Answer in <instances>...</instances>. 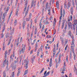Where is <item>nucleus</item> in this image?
<instances>
[{"label": "nucleus", "mask_w": 77, "mask_h": 77, "mask_svg": "<svg viewBox=\"0 0 77 77\" xmlns=\"http://www.w3.org/2000/svg\"><path fill=\"white\" fill-rule=\"evenodd\" d=\"M26 47V45H24L23 48H22L21 50L20 51V54L22 53H24V51H25V47Z\"/></svg>", "instance_id": "1"}, {"label": "nucleus", "mask_w": 77, "mask_h": 77, "mask_svg": "<svg viewBox=\"0 0 77 77\" xmlns=\"http://www.w3.org/2000/svg\"><path fill=\"white\" fill-rule=\"evenodd\" d=\"M14 28H13L12 30L10 31L9 35H12V34H14Z\"/></svg>", "instance_id": "2"}, {"label": "nucleus", "mask_w": 77, "mask_h": 77, "mask_svg": "<svg viewBox=\"0 0 77 77\" xmlns=\"http://www.w3.org/2000/svg\"><path fill=\"white\" fill-rule=\"evenodd\" d=\"M9 63V62L8 61H7V62H6V65L7 66L6 67V71H8V70H9V69H8V64Z\"/></svg>", "instance_id": "3"}, {"label": "nucleus", "mask_w": 77, "mask_h": 77, "mask_svg": "<svg viewBox=\"0 0 77 77\" xmlns=\"http://www.w3.org/2000/svg\"><path fill=\"white\" fill-rule=\"evenodd\" d=\"M25 8L24 9V11H26V9L27 8V2L26 1L25 2Z\"/></svg>", "instance_id": "4"}, {"label": "nucleus", "mask_w": 77, "mask_h": 77, "mask_svg": "<svg viewBox=\"0 0 77 77\" xmlns=\"http://www.w3.org/2000/svg\"><path fill=\"white\" fill-rule=\"evenodd\" d=\"M34 5V6H33ZM36 5V4L35 3H34L33 2H32L31 3V8H32L33 6V8L35 9V5Z\"/></svg>", "instance_id": "5"}, {"label": "nucleus", "mask_w": 77, "mask_h": 77, "mask_svg": "<svg viewBox=\"0 0 77 77\" xmlns=\"http://www.w3.org/2000/svg\"><path fill=\"white\" fill-rule=\"evenodd\" d=\"M9 7H8V8H7V10H5V13L4 14H5V15H6L7 13H8V12L9 11Z\"/></svg>", "instance_id": "6"}, {"label": "nucleus", "mask_w": 77, "mask_h": 77, "mask_svg": "<svg viewBox=\"0 0 77 77\" xmlns=\"http://www.w3.org/2000/svg\"><path fill=\"white\" fill-rule=\"evenodd\" d=\"M73 24L75 25V26L77 27V20H75L73 21Z\"/></svg>", "instance_id": "7"}, {"label": "nucleus", "mask_w": 77, "mask_h": 77, "mask_svg": "<svg viewBox=\"0 0 77 77\" xmlns=\"http://www.w3.org/2000/svg\"><path fill=\"white\" fill-rule=\"evenodd\" d=\"M6 26V23H5L3 25V27L2 28V33H3L5 30V27Z\"/></svg>", "instance_id": "8"}, {"label": "nucleus", "mask_w": 77, "mask_h": 77, "mask_svg": "<svg viewBox=\"0 0 77 77\" xmlns=\"http://www.w3.org/2000/svg\"><path fill=\"white\" fill-rule=\"evenodd\" d=\"M68 27H72V23L71 22H69L68 23Z\"/></svg>", "instance_id": "9"}, {"label": "nucleus", "mask_w": 77, "mask_h": 77, "mask_svg": "<svg viewBox=\"0 0 77 77\" xmlns=\"http://www.w3.org/2000/svg\"><path fill=\"white\" fill-rule=\"evenodd\" d=\"M72 51H70L69 59H71L72 58Z\"/></svg>", "instance_id": "10"}, {"label": "nucleus", "mask_w": 77, "mask_h": 77, "mask_svg": "<svg viewBox=\"0 0 77 77\" xmlns=\"http://www.w3.org/2000/svg\"><path fill=\"white\" fill-rule=\"evenodd\" d=\"M17 62H18V58H17V59L16 60H15L14 61V64H16L17 63Z\"/></svg>", "instance_id": "11"}, {"label": "nucleus", "mask_w": 77, "mask_h": 77, "mask_svg": "<svg viewBox=\"0 0 77 77\" xmlns=\"http://www.w3.org/2000/svg\"><path fill=\"white\" fill-rule=\"evenodd\" d=\"M6 72L4 70L3 72V77H6Z\"/></svg>", "instance_id": "12"}, {"label": "nucleus", "mask_w": 77, "mask_h": 77, "mask_svg": "<svg viewBox=\"0 0 77 77\" xmlns=\"http://www.w3.org/2000/svg\"><path fill=\"white\" fill-rule=\"evenodd\" d=\"M7 54H8V52H7V51H6L5 52V56L4 57V58H5V59H6V56H7Z\"/></svg>", "instance_id": "13"}, {"label": "nucleus", "mask_w": 77, "mask_h": 77, "mask_svg": "<svg viewBox=\"0 0 77 77\" xmlns=\"http://www.w3.org/2000/svg\"><path fill=\"white\" fill-rule=\"evenodd\" d=\"M12 12H13V10H11L10 13V15H9V18H10L11 17V15H12Z\"/></svg>", "instance_id": "14"}, {"label": "nucleus", "mask_w": 77, "mask_h": 77, "mask_svg": "<svg viewBox=\"0 0 77 77\" xmlns=\"http://www.w3.org/2000/svg\"><path fill=\"white\" fill-rule=\"evenodd\" d=\"M10 61L11 62V61H12V60H14V59L13 58H12V55H11L10 56Z\"/></svg>", "instance_id": "15"}, {"label": "nucleus", "mask_w": 77, "mask_h": 77, "mask_svg": "<svg viewBox=\"0 0 77 77\" xmlns=\"http://www.w3.org/2000/svg\"><path fill=\"white\" fill-rule=\"evenodd\" d=\"M68 35H69V36H70V37H71V31H69L68 33Z\"/></svg>", "instance_id": "16"}, {"label": "nucleus", "mask_w": 77, "mask_h": 77, "mask_svg": "<svg viewBox=\"0 0 77 77\" xmlns=\"http://www.w3.org/2000/svg\"><path fill=\"white\" fill-rule=\"evenodd\" d=\"M14 26H16V25H17V20H15L14 21Z\"/></svg>", "instance_id": "17"}, {"label": "nucleus", "mask_w": 77, "mask_h": 77, "mask_svg": "<svg viewBox=\"0 0 77 77\" xmlns=\"http://www.w3.org/2000/svg\"><path fill=\"white\" fill-rule=\"evenodd\" d=\"M30 20V17H29V18H26V21H29Z\"/></svg>", "instance_id": "18"}, {"label": "nucleus", "mask_w": 77, "mask_h": 77, "mask_svg": "<svg viewBox=\"0 0 77 77\" xmlns=\"http://www.w3.org/2000/svg\"><path fill=\"white\" fill-rule=\"evenodd\" d=\"M28 73V70H26L24 73V75H26Z\"/></svg>", "instance_id": "19"}, {"label": "nucleus", "mask_w": 77, "mask_h": 77, "mask_svg": "<svg viewBox=\"0 0 77 77\" xmlns=\"http://www.w3.org/2000/svg\"><path fill=\"white\" fill-rule=\"evenodd\" d=\"M74 40H72V43H71V45H74Z\"/></svg>", "instance_id": "20"}, {"label": "nucleus", "mask_w": 77, "mask_h": 77, "mask_svg": "<svg viewBox=\"0 0 77 77\" xmlns=\"http://www.w3.org/2000/svg\"><path fill=\"white\" fill-rule=\"evenodd\" d=\"M67 27H68V26L66 24V25L65 26V31L66 32V29H67Z\"/></svg>", "instance_id": "21"}, {"label": "nucleus", "mask_w": 77, "mask_h": 77, "mask_svg": "<svg viewBox=\"0 0 77 77\" xmlns=\"http://www.w3.org/2000/svg\"><path fill=\"white\" fill-rule=\"evenodd\" d=\"M9 32H8L7 33V34H6V36H5V37L6 38H8V37H9Z\"/></svg>", "instance_id": "22"}, {"label": "nucleus", "mask_w": 77, "mask_h": 77, "mask_svg": "<svg viewBox=\"0 0 77 77\" xmlns=\"http://www.w3.org/2000/svg\"><path fill=\"white\" fill-rule=\"evenodd\" d=\"M2 14H1L0 16V22H2Z\"/></svg>", "instance_id": "23"}, {"label": "nucleus", "mask_w": 77, "mask_h": 77, "mask_svg": "<svg viewBox=\"0 0 77 77\" xmlns=\"http://www.w3.org/2000/svg\"><path fill=\"white\" fill-rule=\"evenodd\" d=\"M48 3H46V10H47V8H48Z\"/></svg>", "instance_id": "24"}, {"label": "nucleus", "mask_w": 77, "mask_h": 77, "mask_svg": "<svg viewBox=\"0 0 77 77\" xmlns=\"http://www.w3.org/2000/svg\"><path fill=\"white\" fill-rule=\"evenodd\" d=\"M14 76H15L14 75V72H13L12 74H11V75L10 77H14Z\"/></svg>", "instance_id": "25"}, {"label": "nucleus", "mask_w": 77, "mask_h": 77, "mask_svg": "<svg viewBox=\"0 0 77 77\" xmlns=\"http://www.w3.org/2000/svg\"><path fill=\"white\" fill-rule=\"evenodd\" d=\"M6 60H5L4 61V63H3V66H5V64H6Z\"/></svg>", "instance_id": "26"}, {"label": "nucleus", "mask_w": 77, "mask_h": 77, "mask_svg": "<svg viewBox=\"0 0 77 77\" xmlns=\"http://www.w3.org/2000/svg\"><path fill=\"white\" fill-rule=\"evenodd\" d=\"M64 25H65V23H62V27H61L62 29H63L64 27Z\"/></svg>", "instance_id": "27"}, {"label": "nucleus", "mask_w": 77, "mask_h": 77, "mask_svg": "<svg viewBox=\"0 0 77 77\" xmlns=\"http://www.w3.org/2000/svg\"><path fill=\"white\" fill-rule=\"evenodd\" d=\"M29 26H30V24L29 23L27 25V29L28 30H29Z\"/></svg>", "instance_id": "28"}, {"label": "nucleus", "mask_w": 77, "mask_h": 77, "mask_svg": "<svg viewBox=\"0 0 77 77\" xmlns=\"http://www.w3.org/2000/svg\"><path fill=\"white\" fill-rule=\"evenodd\" d=\"M22 26H23V30H24V29L25 28L24 26H25V23L24 22L23 23Z\"/></svg>", "instance_id": "29"}, {"label": "nucleus", "mask_w": 77, "mask_h": 77, "mask_svg": "<svg viewBox=\"0 0 77 77\" xmlns=\"http://www.w3.org/2000/svg\"><path fill=\"white\" fill-rule=\"evenodd\" d=\"M44 68H43L42 69L41 71V72H40V74H41L42 73V72H43V71H44Z\"/></svg>", "instance_id": "30"}, {"label": "nucleus", "mask_w": 77, "mask_h": 77, "mask_svg": "<svg viewBox=\"0 0 77 77\" xmlns=\"http://www.w3.org/2000/svg\"><path fill=\"white\" fill-rule=\"evenodd\" d=\"M47 38H52V37H51V35H48L47 36Z\"/></svg>", "instance_id": "31"}, {"label": "nucleus", "mask_w": 77, "mask_h": 77, "mask_svg": "<svg viewBox=\"0 0 77 77\" xmlns=\"http://www.w3.org/2000/svg\"><path fill=\"white\" fill-rule=\"evenodd\" d=\"M52 62H50L49 63V66L50 67H51V66H52Z\"/></svg>", "instance_id": "32"}, {"label": "nucleus", "mask_w": 77, "mask_h": 77, "mask_svg": "<svg viewBox=\"0 0 77 77\" xmlns=\"http://www.w3.org/2000/svg\"><path fill=\"white\" fill-rule=\"evenodd\" d=\"M5 49V44H3V50H4Z\"/></svg>", "instance_id": "33"}, {"label": "nucleus", "mask_w": 77, "mask_h": 77, "mask_svg": "<svg viewBox=\"0 0 77 77\" xmlns=\"http://www.w3.org/2000/svg\"><path fill=\"white\" fill-rule=\"evenodd\" d=\"M49 74H50V71H49L48 72H47V73L46 75V76H48V75H49Z\"/></svg>", "instance_id": "34"}, {"label": "nucleus", "mask_w": 77, "mask_h": 77, "mask_svg": "<svg viewBox=\"0 0 77 77\" xmlns=\"http://www.w3.org/2000/svg\"><path fill=\"white\" fill-rule=\"evenodd\" d=\"M5 18V14H3V16L2 17L3 20H4Z\"/></svg>", "instance_id": "35"}, {"label": "nucleus", "mask_w": 77, "mask_h": 77, "mask_svg": "<svg viewBox=\"0 0 77 77\" xmlns=\"http://www.w3.org/2000/svg\"><path fill=\"white\" fill-rule=\"evenodd\" d=\"M68 45H67L65 49V51H66L67 50V48L68 47Z\"/></svg>", "instance_id": "36"}, {"label": "nucleus", "mask_w": 77, "mask_h": 77, "mask_svg": "<svg viewBox=\"0 0 77 77\" xmlns=\"http://www.w3.org/2000/svg\"><path fill=\"white\" fill-rule=\"evenodd\" d=\"M68 3L69 4V5H68V7L67 8L68 9H69V8H70V5H70V4H69V2H68Z\"/></svg>", "instance_id": "37"}, {"label": "nucleus", "mask_w": 77, "mask_h": 77, "mask_svg": "<svg viewBox=\"0 0 77 77\" xmlns=\"http://www.w3.org/2000/svg\"><path fill=\"white\" fill-rule=\"evenodd\" d=\"M73 56H74V60H75V54H73Z\"/></svg>", "instance_id": "38"}, {"label": "nucleus", "mask_w": 77, "mask_h": 77, "mask_svg": "<svg viewBox=\"0 0 77 77\" xmlns=\"http://www.w3.org/2000/svg\"><path fill=\"white\" fill-rule=\"evenodd\" d=\"M1 38H2L4 37V35H3V33H2L1 34Z\"/></svg>", "instance_id": "39"}, {"label": "nucleus", "mask_w": 77, "mask_h": 77, "mask_svg": "<svg viewBox=\"0 0 77 77\" xmlns=\"http://www.w3.org/2000/svg\"><path fill=\"white\" fill-rule=\"evenodd\" d=\"M17 3H16L14 6V9L17 8Z\"/></svg>", "instance_id": "40"}, {"label": "nucleus", "mask_w": 77, "mask_h": 77, "mask_svg": "<svg viewBox=\"0 0 77 77\" xmlns=\"http://www.w3.org/2000/svg\"><path fill=\"white\" fill-rule=\"evenodd\" d=\"M73 30H75V25L73 23Z\"/></svg>", "instance_id": "41"}, {"label": "nucleus", "mask_w": 77, "mask_h": 77, "mask_svg": "<svg viewBox=\"0 0 77 77\" xmlns=\"http://www.w3.org/2000/svg\"><path fill=\"white\" fill-rule=\"evenodd\" d=\"M72 5H75V4L74 3V0H72Z\"/></svg>", "instance_id": "42"}, {"label": "nucleus", "mask_w": 77, "mask_h": 77, "mask_svg": "<svg viewBox=\"0 0 77 77\" xmlns=\"http://www.w3.org/2000/svg\"><path fill=\"white\" fill-rule=\"evenodd\" d=\"M65 10L63 9V15H65Z\"/></svg>", "instance_id": "43"}, {"label": "nucleus", "mask_w": 77, "mask_h": 77, "mask_svg": "<svg viewBox=\"0 0 77 77\" xmlns=\"http://www.w3.org/2000/svg\"><path fill=\"white\" fill-rule=\"evenodd\" d=\"M48 24H49V22H48V21H47L45 23V24L46 25H47V24H48Z\"/></svg>", "instance_id": "44"}, {"label": "nucleus", "mask_w": 77, "mask_h": 77, "mask_svg": "<svg viewBox=\"0 0 77 77\" xmlns=\"http://www.w3.org/2000/svg\"><path fill=\"white\" fill-rule=\"evenodd\" d=\"M33 61H34V60H33V59H32L31 61L32 63H33Z\"/></svg>", "instance_id": "45"}, {"label": "nucleus", "mask_w": 77, "mask_h": 77, "mask_svg": "<svg viewBox=\"0 0 77 77\" xmlns=\"http://www.w3.org/2000/svg\"><path fill=\"white\" fill-rule=\"evenodd\" d=\"M64 42V40H61L62 44L63 45V42Z\"/></svg>", "instance_id": "46"}, {"label": "nucleus", "mask_w": 77, "mask_h": 77, "mask_svg": "<svg viewBox=\"0 0 77 77\" xmlns=\"http://www.w3.org/2000/svg\"><path fill=\"white\" fill-rule=\"evenodd\" d=\"M25 67H26V69H27V68H28V65L26 64L25 66Z\"/></svg>", "instance_id": "47"}, {"label": "nucleus", "mask_w": 77, "mask_h": 77, "mask_svg": "<svg viewBox=\"0 0 77 77\" xmlns=\"http://www.w3.org/2000/svg\"><path fill=\"white\" fill-rule=\"evenodd\" d=\"M33 31H32L31 34V37H32V36H33Z\"/></svg>", "instance_id": "48"}, {"label": "nucleus", "mask_w": 77, "mask_h": 77, "mask_svg": "<svg viewBox=\"0 0 77 77\" xmlns=\"http://www.w3.org/2000/svg\"><path fill=\"white\" fill-rule=\"evenodd\" d=\"M11 49L8 50V53L9 54H10V53H11Z\"/></svg>", "instance_id": "49"}, {"label": "nucleus", "mask_w": 77, "mask_h": 77, "mask_svg": "<svg viewBox=\"0 0 77 77\" xmlns=\"http://www.w3.org/2000/svg\"><path fill=\"white\" fill-rule=\"evenodd\" d=\"M73 11H74V10H71V11H70L71 14H73Z\"/></svg>", "instance_id": "50"}, {"label": "nucleus", "mask_w": 77, "mask_h": 77, "mask_svg": "<svg viewBox=\"0 0 77 77\" xmlns=\"http://www.w3.org/2000/svg\"><path fill=\"white\" fill-rule=\"evenodd\" d=\"M71 38H72V40H74V36L73 35L72 36H71Z\"/></svg>", "instance_id": "51"}, {"label": "nucleus", "mask_w": 77, "mask_h": 77, "mask_svg": "<svg viewBox=\"0 0 77 77\" xmlns=\"http://www.w3.org/2000/svg\"><path fill=\"white\" fill-rule=\"evenodd\" d=\"M76 35H77V27H76Z\"/></svg>", "instance_id": "52"}, {"label": "nucleus", "mask_w": 77, "mask_h": 77, "mask_svg": "<svg viewBox=\"0 0 77 77\" xmlns=\"http://www.w3.org/2000/svg\"><path fill=\"white\" fill-rule=\"evenodd\" d=\"M19 9V8H17L16 11V12H17V13L18 12Z\"/></svg>", "instance_id": "53"}, {"label": "nucleus", "mask_w": 77, "mask_h": 77, "mask_svg": "<svg viewBox=\"0 0 77 77\" xmlns=\"http://www.w3.org/2000/svg\"><path fill=\"white\" fill-rule=\"evenodd\" d=\"M62 15H60V20H62Z\"/></svg>", "instance_id": "54"}, {"label": "nucleus", "mask_w": 77, "mask_h": 77, "mask_svg": "<svg viewBox=\"0 0 77 77\" xmlns=\"http://www.w3.org/2000/svg\"><path fill=\"white\" fill-rule=\"evenodd\" d=\"M44 28H45L44 25H43L42 27V30H43L44 29Z\"/></svg>", "instance_id": "55"}, {"label": "nucleus", "mask_w": 77, "mask_h": 77, "mask_svg": "<svg viewBox=\"0 0 77 77\" xmlns=\"http://www.w3.org/2000/svg\"><path fill=\"white\" fill-rule=\"evenodd\" d=\"M27 13H28V11H26V13H25V16L26 17V16L27 15Z\"/></svg>", "instance_id": "56"}, {"label": "nucleus", "mask_w": 77, "mask_h": 77, "mask_svg": "<svg viewBox=\"0 0 77 77\" xmlns=\"http://www.w3.org/2000/svg\"><path fill=\"white\" fill-rule=\"evenodd\" d=\"M60 38L61 41H62V40H63V38L62 37H60Z\"/></svg>", "instance_id": "57"}, {"label": "nucleus", "mask_w": 77, "mask_h": 77, "mask_svg": "<svg viewBox=\"0 0 77 77\" xmlns=\"http://www.w3.org/2000/svg\"><path fill=\"white\" fill-rule=\"evenodd\" d=\"M36 33H37V31L36 30V29H35V35H36Z\"/></svg>", "instance_id": "58"}, {"label": "nucleus", "mask_w": 77, "mask_h": 77, "mask_svg": "<svg viewBox=\"0 0 77 77\" xmlns=\"http://www.w3.org/2000/svg\"><path fill=\"white\" fill-rule=\"evenodd\" d=\"M54 50H55V49H56V45H55V44H54Z\"/></svg>", "instance_id": "59"}, {"label": "nucleus", "mask_w": 77, "mask_h": 77, "mask_svg": "<svg viewBox=\"0 0 77 77\" xmlns=\"http://www.w3.org/2000/svg\"><path fill=\"white\" fill-rule=\"evenodd\" d=\"M67 42H68V40H66L65 41V44H67Z\"/></svg>", "instance_id": "60"}, {"label": "nucleus", "mask_w": 77, "mask_h": 77, "mask_svg": "<svg viewBox=\"0 0 77 77\" xmlns=\"http://www.w3.org/2000/svg\"><path fill=\"white\" fill-rule=\"evenodd\" d=\"M72 15H71L70 16V20H72Z\"/></svg>", "instance_id": "61"}, {"label": "nucleus", "mask_w": 77, "mask_h": 77, "mask_svg": "<svg viewBox=\"0 0 77 77\" xmlns=\"http://www.w3.org/2000/svg\"><path fill=\"white\" fill-rule=\"evenodd\" d=\"M10 44V41H9L7 44V45H9Z\"/></svg>", "instance_id": "62"}, {"label": "nucleus", "mask_w": 77, "mask_h": 77, "mask_svg": "<svg viewBox=\"0 0 77 77\" xmlns=\"http://www.w3.org/2000/svg\"><path fill=\"white\" fill-rule=\"evenodd\" d=\"M60 15H62V11L61 10L60 12Z\"/></svg>", "instance_id": "63"}, {"label": "nucleus", "mask_w": 77, "mask_h": 77, "mask_svg": "<svg viewBox=\"0 0 77 77\" xmlns=\"http://www.w3.org/2000/svg\"><path fill=\"white\" fill-rule=\"evenodd\" d=\"M46 73H47V71H45V72L44 73V75H45V74H46Z\"/></svg>", "instance_id": "64"}]
</instances>
